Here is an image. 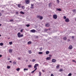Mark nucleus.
I'll use <instances>...</instances> for the list:
<instances>
[{
  "label": "nucleus",
  "instance_id": "obj_36",
  "mask_svg": "<svg viewBox=\"0 0 76 76\" xmlns=\"http://www.w3.org/2000/svg\"><path fill=\"white\" fill-rule=\"evenodd\" d=\"M68 76H71V75H72V74L71 73H69V74H68Z\"/></svg>",
  "mask_w": 76,
  "mask_h": 76
},
{
  "label": "nucleus",
  "instance_id": "obj_15",
  "mask_svg": "<svg viewBox=\"0 0 76 76\" xmlns=\"http://www.w3.org/2000/svg\"><path fill=\"white\" fill-rule=\"evenodd\" d=\"M20 13L22 14V15H24L25 14V13H24V12L22 11L20 12Z\"/></svg>",
  "mask_w": 76,
  "mask_h": 76
},
{
  "label": "nucleus",
  "instance_id": "obj_21",
  "mask_svg": "<svg viewBox=\"0 0 76 76\" xmlns=\"http://www.w3.org/2000/svg\"><path fill=\"white\" fill-rule=\"evenodd\" d=\"M28 53L29 54H31V53H32V51L31 50H29Z\"/></svg>",
  "mask_w": 76,
  "mask_h": 76
},
{
  "label": "nucleus",
  "instance_id": "obj_28",
  "mask_svg": "<svg viewBox=\"0 0 76 76\" xmlns=\"http://www.w3.org/2000/svg\"><path fill=\"white\" fill-rule=\"evenodd\" d=\"M30 26V25H29V24H27L26 25V26H27V27H29V26Z\"/></svg>",
  "mask_w": 76,
  "mask_h": 76
},
{
  "label": "nucleus",
  "instance_id": "obj_29",
  "mask_svg": "<svg viewBox=\"0 0 76 76\" xmlns=\"http://www.w3.org/2000/svg\"><path fill=\"white\" fill-rule=\"evenodd\" d=\"M59 72H62V71H63V69H61L59 70Z\"/></svg>",
  "mask_w": 76,
  "mask_h": 76
},
{
  "label": "nucleus",
  "instance_id": "obj_46",
  "mask_svg": "<svg viewBox=\"0 0 76 76\" xmlns=\"http://www.w3.org/2000/svg\"><path fill=\"white\" fill-rule=\"evenodd\" d=\"M72 61H73L74 62H75V63H76V61H75V60H72Z\"/></svg>",
  "mask_w": 76,
  "mask_h": 76
},
{
  "label": "nucleus",
  "instance_id": "obj_40",
  "mask_svg": "<svg viewBox=\"0 0 76 76\" xmlns=\"http://www.w3.org/2000/svg\"><path fill=\"white\" fill-rule=\"evenodd\" d=\"M34 72H35V71H34V70L33 71L31 72V73H34Z\"/></svg>",
  "mask_w": 76,
  "mask_h": 76
},
{
  "label": "nucleus",
  "instance_id": "obj_23",
  "mask_svg": "<svg viewBox=\"0 0 76 76\" xmlns=\"http://www.w3.org/2000/svg\"><path fill=\"white\" fill-rule=\"evenodd\" d=\"M24 70L25 71V70H26V71H28V69L25 68L24 69Z\"/></svg>",
  "mask_w": 76,
  "mask_h": 76
},
{
  "label": "nucleus",
  "instance_id": "obj_33",
  "mask_svg": "<svg viewBox=\"0 0 76 76\" xmlns=\"http://www.w3.org/2000/svg\"><path fill=\"white\" fill-rule=\"evenodd\" d=\"M73 12H76V9L74 10H72Z\"/></svg>",
  "mask_w": 76,
  "mask_h": 76
},
{
  "label": "nucleus",
  "instance_id": "obj_60",
  "mask_svg": "<svg viewBox=\"0 0 76 76\" xmlns=\"http://www.w3.org/2000/svg\"><path fill=\"white\" fill-rule=\"evenodd\" d=\"M16 13H18V12H16Z\"/></svg>",
  "mask_w": 76,
  "mask_h": 76
},
{
  "label": "nucleus",
  "instance_id": "obj_52",
  "mask_svg": "<svg viewBox=\"0 0 76 76\" xmlns=\"http://www.w3.org/2000/svg\"><path fill=\"white\" fill-rule=\"evenodd\" d=\"M42 72H45V71L44 70H42Z\"/></svg>",
  "mask_w": 76,
  "mask_h": 76
},
{
  "label": "nucleus",
  "instance_id": "obj_44",
  "mask_svg": "<svg viewBox=\"0 0 76 76\" xmlns=\"http://www.w3.org/2000/svg\"><path fill=\"white\" fill-rule=\"evenodd\" d=\"M21 58H18V59L19 60H20Z\"/></svg>",
  "mask_w": 76,
  "mask_h": 76
},
{
  "label": "nucleus",
  "instance_id": "obj_38",
  "mask_svg": "<svg viewBox=\"0 0 76 76\" xmlns=\"http://www.w3.org/2000/svg\"><path fill=\"white\" fill-rule=\"evenodd\" d=\"M22 9H25V7H24V6H22Z\"/></svg>",
  "mask_w": 76,
  "mask_h": 76
},
{
  "label": "nucleus",
  "instance_id": "obj_19",
  "mask_svg": "<svg viewBox=\"0 0 76 76\" xmlns=\"http://www.w3.org/2000/svg\"><path fill=\"white\" fill-rule=\"evenodd\" d=\"M39 54H42V52H39L38 53Z\"/></svg>",
  "mask_w": 76,
  "mask_h": 76
},
{
  "label": "nucleus",
  "instance_id": "obj_2",
  "mask_svg": "<svg viewBox=\"0 0 76 76\" xmlns=\"http://www.w3.org/2000/svg\"><path fill=\"white\" fill-rule=\"evenodd\" d=\"M30 32H32V33H35L36 32H37V31L35 29H32L30 31Z\"/></svg>",
  "mask_w": 76,
  "mask_h": 76
},
{
  "label": "nucleus",
  "instance_id": "obj_32",
  "mask_svg": "<svg viewBox=\"0 0 76 76\" xmlns=\"http://www.w3.org/2000/svg\"><path fill=\"white\" fill-rule=\"evenodd\" d=\"M39 76H41V73L40 72H39Z\"/></svg>",
  "mask_w": 76,
  "mask_h": 76
},
{
  "label": "nucleus",
  "instance_id": "obj_27",
  "mask_svg": "<svg viewBox=\"0 0 76 76\" xmlns=\"http://www.w3.org/2000/svg\"><path fill=\"white\" fill-rule=\"evenodd\" d=\"M16 70L17 71H19L20 70V68H18L16 69Z\"/></svg>",
  "mask_w": 76,
  "mask_h": 76
},
{
  "label": "nucleus",
  "instance_id": "obj_20",
  "mask_svg": "<svg viewBox=\"0 0 76 76\" xmlns=\"http://www.w3.org/2000/svg\"><path fill=\"white\" fill-rule=\"evenodd\" d=\"M18 7H19V8H20V4H18Z\"/></svg>",
  "mask_w": 76,
  "mask_h": 76
},
{
  "label": "nucleus",
  "instance_id": "obj_12",
  "mask_svg": "<svg viewBox=\"0 0 76 76\" xmlns=\"http://www.w3.org/2000/svg\"><path fill=\"white\" fill-rule=\"evenodd\" d=\"M56 11H61V9L60 8H57L56 9Z\"/></svg>",
  "mask_w": 76,
  "mask_h": 76
},
{
  "label": "nucleus",
  "instance_id": "obj_4",
  "mask_svg": "<svg viewBox=\"0 0 76 76\" xmlns=\"http://www.w3.org/2000/svg\"><path fill=\"white\" fill-rule=\"evenodd\" d=\"M37 18H39V19H40V20H42V19L43 18V17H42L41 16L39 15H38Z\"/></svg>",
  "mask_w": 76,
  "mask_h": 76
},
{
  "label": "nucleus",
  "instance_id": "obj_7",
  "mask_svg": "<svg viewBox=\"0 0 76 76\" xmlns=\"http://www.w3.org/2000/svg\"><path fill=\"white\" fill-rule=\"evenodd\" d=\"M56 61V60L55 59H52V62L53 63H55Z\"/></svg>",
  "mask_w": 76,
  "mask_h": 76
},
{
  "label": "nucleus",
  "instance_id": "obj_57",
  "mask_svg": "<svg viewBox=\"0 0 76 76\" xmlns=\"http://www.w3.org/2000/svg\"><path fill=\"white\" fill-rule=\"evenodd\" d=\"M10 39V38H8V39Z\"/></svg>",
  "mask_w": 76,
  "mask_h": 76
},
{
  "label": "nucleus",
  "instance_id": "obj_30",
  "mask_svg": "<svg viewBox=\"0 0 76 76\" xmlns=\"http://www.w3.org/2000/svg\"><path fill=\"white\" fill-rule=\"evenodd\" d=\"M9 44H10V45H12V42H9Z\"/></svg>",
  "mask_w": 76,
  "mask_h": 76
},
{
  "label": "nucleus",
  "instance_id": "obj_53",
  "mask_svg": "<svg viewBox=\"0 0 76 76\" xmlns=\"http://www.w3.org/2000/svg\"><path fill=\"white\" fill-rule=\"evenodd\" d=\"M72 38L73 39V38H74V37H73V36L72 37Z\"/></svg>",
  "mask_w": 76,
  "mask_h": 76
},
{
  "label": "nucleus",
  "instance_id": "obj_34",
  "mask_svg": "<svg viewBox=\"0 0 76 76\" xmlns=\"http://www.w3.org/2000/svg\"><path fill=\"white\" fill-rule=\"evenodd\" d=\"M66 18H67L66 17V16H64L63 17L64 19H66Z\"/></svg>",
  "mask_w": 76,
  "mask_h": 76
},
{
  "label": "nucleus",
  "instance_id": "obj_11",
  "mask_svg": "<svg viewBox=\"0 0 76 76\" xmlns=\"http://www.w3.org/2000/svg\"><path fill=\"white\" fill-rule=\"evenodd\" d=\"M31 44H32V42H31V41H30L28 42L27 43V44H28V45Z\"/></svg>",
  "mask_w": 76,
  "mask_h": 76
},
{
  "label": "nucleus",
  "instance_id": "obj_55",
  "mask_svg": "<svg viewBox=\"0 0 76 76\" xmlns=\"http://www.w3.org/2000/svg\"><path fill=\"white\" fill-rule=\"evenodd\" d=\"M10 60V58H9L8 59V60Z\"/></svg>",
  "mask_w": 76,
  "mask_h": 76
},
{
  "label": "nucleus",
  "instance_id": "obj_26",
  "mask_svg": "<svg viewBox=\"0 0 76 76\" xmlns=\"http://www.w3.org/2000/svg\"><path fill=\"white\" fill-rule=\"evenodd\" d=\"M60 67V65H58L56 66V68H58Z\"/></svg>",
  "mask_w": 76,
  "mask_h": 76
},
{
  "label": "nucleus",
  "instance_id": "obj_31",
  "mask_svg": "<svg viewBox=\"0 0 76 76\" xmlns=\"http://www.w3.org/2000/svg\"><path fill=\"white\" fill-rule=\"evenodd\" d=\"M7 69H10V66H7Z\"/></svg>",
  "mask_w": 76,
  "mask_h": 76
},
{
  "label": "nucleus",
  "instance_id": "obj_6",
  "mask_svg": "<svg viewBox=\"0 0 76 76\" xmlns=\"http://www.w3.org/2000/svg\"><path fill=\"white\" fill-rule=\"evenodd\" d=\"M65 21L66 22H69V19L67 18L65 19Z\"/></svg>",
  "mask_w": 76,
  "mask_h": 76
},
{
  "label": "nucleus",
  "instance_id": "obj_9",
  "mask_svg": "<svg viewBox=\"0 0 76 76\" xmlns=\"http://www.w3.org/2000/svg\"><path fill=\"white\" fill-rule=\"evenodd\" d=\"M13 51H12V50L10 49L9 50V53H10V54H11V53H12V52Z\"/></svg>",
  "mask_w": 76,
  "mask_h": 76
},
{
  "label": "nucleus",
  "instance_id": "obj_37",
  "mask_svg": "<svg viewBox=\"0 0 76 76\" xmlns=\"http://www.w3.org/2000/svg\"><path fill=\"white\" fill-rule=\"evenodd\" d=\"M34 6V4H31V7H33V6Z\"/></svg>",
  "mask_w": 76,
  "mask_h": 76
},
{
  "label": "nucleus",
  "instance_id": "obj_39",
  "mask_svg": "<svg viewBox=\"0 0 76 76\" xmlns=\"http://www.w3.org/2000/svg\"><path fill=\"white\" fill-rule=\"evenodd\" d=\"M35 61V59H33L32 60V62H34Z\"/></svg>",
  "mask_w": 76,
  "mask_h": 76
},
{
  "label": "nucleus",
  "instance_id": "obj_42",
  "mask_svg": "<svg viewBox=\"0 0 76 76\" xmlns=\"http://www.w3.org/2000/svg\"><path fill=\"white\" fill-rule=\"evenodd\" d=\"M20 31L21 32H23V29H22Z\"/></svg>",
  "mask_w": 76,
  "mask_h": 76
},
{
  "label": "nucleus",
  "instance_id": "obj_25",
  "mask_svg": "<svg viewBox=\"0 0 76 76\" xmlns=\"http://www.w3.org/2000/svg\"><path fill=\"white\" fill-rule=\"evenodd\" d=\"M42 48L41 47L39 48L40 51H42Z\"/></svg>",
  "mask_w": 76,
  "mask_h": 76
},
{
  "label": "nucleus",
  "instance_id": "obj_17",
  "mask_svg": "<svg viewBox=\"0 0 76 76\" xmlns=\"http://www.w3.org/2000/svg\"><path fill=\"white\" fill-rule=\"evenodd\" d=\"M49 6L50 7H51V3H50L49 4Z\"/></svg>",
  "mask_w": 76,
  "mask_h": 76
},
{
  "label": "nucleus",
  "instance_id": "obj_50",
  "mask_svg": "<svg viewBox=\"0 0 76 76\" xmlns=\"http://www.w3.org/2000/svg\"><path fill=\"white\" fill-rule=\"evenodd\" d=\"M1 15H2V14H1V13H0V16H1Z\"/></svg>",
  "mask_w": 76,
  "mask_h": 76
},
{
  "label": "nucleus",
  "instance_id": "obj_10",
  "mask_svg": "<svg viewBox=\"0 0 76 76\" xmlns=\"http://www.w3.org/2000/svg\"><path fill=\"white\" fill-rule=\"evenodd\" d=\"M26 4H28L29 3V1L28 0H26Z\"/></svg>",
  "mask_w": 76,
  "mask_h": 76
},
{
  "label": "nucleus",
  "instance_id": "obj_16",
  "mask_svg": "<svg viewBox=\"0 0 76 76\" xmlns=\"http://www.w3.org/2000/svg\"><path fill=\"white\" fill-rule=\"evenodd\" d=\"M49 53H50V52H49V51H48L46 52V54H48Z\"/></svg>",
  "mask_w": 76,
  "mask_h": 76
},
{
  "label": "nucleus",
  "instance_id": "obj_22",
  "mask_svg": "<svg viewBox=\"0 0 76 76\" xmlns=\"http://www.w3.org/2000/svg\"><path fill=\"white\" fill-rule=\"evenodd\" d=\"M28 67H29L30 68L31 67H32V65H28Z\"/></svg>",
  "mask_w": 76,
  "mask_h": 76
},
{
  "label": "nucleus",
  "instance_id": "obj_43",
  "mask_svg": "<svg viewBox=\"0 0 76 76\" xmlns=\"http://www.w3.org/2000/svg\"><path fill=\"white\" fill-rule=\"evenodd\" d=\"M37 70V68H36L34 69V71H35V70Z\"/></svg>",
  "mask_w": 76,
  "mask_h": 76
},
{
  "label": "nucleus",
  "instance_id": "obj_48",
  "mask_svg": "<svg viewBox=\"0 0 76 76\" xmlns=\"http://www.w3.org/2000/svg\"><path fill=\"white\" fill-rule=\"evenodd\" d=\"M57 1L58 3H59V2H60V1L58 0H57Z\"/></svg>",
  "mask_w": 76,
  "mask_h": 76
},
{
  "label": "nucleus",
  "instance_id": "obj_54",
  "mask_svg": "<svg viewBox=\"0 0 76 76\" xmlns=\"http://www.w3.org/2000/svg\"><path fill=\"white\" fill-rule=\"evenodd\" d=\"M9 62H10V63H12V61H9Z\"/></svg>",
  "mask_w": 76,
  "mask_h": 76
},
{
  "label": "nucleus",
  "instance_id": "obj_3",
  "mask_svg": "<svg viewBox=\"0 0 76 76\" xmlns=\"http://www.w3.org/2000/svg\"><path fill=\"white\" fill-rule=\"evenodd\" d=\"M53 19H56L57 18V15H53Z\"/></svg>",
  "mask_w": 76,
  "mask_h": 76
},
{
  "label": "nucleus",
  "instance_id": "obj_45",
  "mask_svg": "<svg viewBox=\"0 0 76 76\" xmlns=\"http://www.w3.org/2000/svg\"><path fill=\"white\" fill-rule=\"evenodd\" d=\"M10 22H13V20L12 19L10 20Z\"/></svg>",
  "mask_w": 76,
  "mask_h": 76
},
{
  "label": "nucleus",
  "instance_id": "obj_5",
  "mask_svg": "<svg viewBox=\"0 0 76 76\" xmlns=\"http://www.w3.org/2000/svg\"><path fill=\"white\" fill-rule=\"evenodd\" d=\"M38 66H39V64H35V65H34V69H35V68H36V67H38Z\"/></svg>",
  "mask_w": 76,
  "mask_h": 76
},
{
  "label": "nucleus",
  "instance_id": "obj_1",
  "mask_svg": "<svg viewBox=\"0 0 76 76\" xmlns=\"http://www.w3.org/2000/svg\"><path fill=\"white\" fill-rule=\"evenodd\" d=\"M17 35L18 38H21L23 37V34H21V33L20 32H19L17 34Z\"/></svg>",
  "mask_w": 76,
  "mask_h": 76
},
{
  "label": "nucleus",
  "instance_id": "obj_18",
  "mask_svg": "<svg viewBox=\"0 0 76 76\" xmlns=\"http://www.w3.org/2000/svg\"><path fill=\"white\" fill-rule=\"evenodd\" d=\"M63 39L64 40H66V39H67V38L66 37H64Z\"/></svg>",
  "mask_w": 76,
  "mask_h": 76
},
{
  "label": "nucleus",
  "instance_id": "obj_35",
  "mask_svg": "<svg viewBox=\"0 0 76 76\" xmlns=\"http://www.w3.org/2000/svg\"><path fill=\"white\" fill-rule=\"evenodd\" d=\"M13 64H16V62L14 61L13 62Z\"/></svg>",
  "mask_w": 76,
  "mask_h": 76
},
{
  "label": "nucleus",
  "instance_id": "obj_47",
  "mask_svg": "<svg viewBox=\"0 0 76 76\" xmlns=\"http://www.w3.org/2000/svg\"><path fill=\"white\" fill-rule=\"evenodd\" d=\"M30 8H31V9H33V8H34V7H30Z\"/></svg>",
  "mask_w": 76,
  "mask_h": 76
},
{
  "label": "nucleus",
  "instance_id": "obj_24",
  "mask_svg": "<svg viewBox=\"0 0 76 76\" xmlns=\"http://www.w3.org/2000/svg\"><path fill=\"white\" fill-rule=\"evenodd\" d=\"M3 45V43H0V45H1V46H2Z\"/></svg>",
  "mask_w": 76,
  "mask_h": 76
},
{
  "label": "nucleus",
  "instance_id": "obj_41",
  "mask_svg": "<svg viewBox=\"0 0 76 76\" xmlns=\"http://www.w3.org/2000/svg\"><path fill=\"white\" fill-rule=\"evenodd\" d=\"M48 31V29H45V31Z\"/></svg>",
  "mask_w": 76,
  "mask_h": 76
},
{
  "label": "nucleus",
  "instance_id": "obj_51",
  "mask_svg": "<svg viewBox=\"0 0 76 76\" xmlns=\"http://www.w3.org/2000/svg\"><path fill=\"white\" fill-rule=\"evenodd\" d=\"M2 57V55H0V57Z\"/></svg>",
  "mask_w": 76,
  "mask_h": 76
},
{
  "label": "nucleus",
  "instance_id": "obj_59",
  "mask_svg": "<svg viewBox=\"0 0 76 76\" xmlns=\"http://www.w3.org/2000/svg\"><path fill=\"white\" fill-rule=\"evenodd\" d=\"M69 41H70V40H69Z\"/></svg>",
  "mask_w": 76,
  "mask_h": 76
},
{
  "label": "nucleus",
  "instance_id": "obj_58",
  "mask_svg": "<svg viewBox=\"0 0 76 76\" xmlns=\"http://www.w3.org/2000/svg\"><path fill=\"white\" fill-rule=\"evenodd\" d=\"M1 35L0 34V37H1Z\"/></svg>",
  "mask_w": 76,
  "mask_h": 76
},
{
  "label": "nucleus",
  "instance_id": "obj_8",
  "mask_svg": "<svg viewBox=\"0 0 76 76\" xmlns=\"http://www.w3.org/2000/svg\"><path fill=\"white\" fill-rule=\"evenodd\" d=\"M72 48H73V47L72 45L70 46H69V50H72Z\"/></svg>",
  "mask_w": 76,
  "mask_h": 76
},
{
  "label": "nucleus",
  "instance_id": "obj_13",
  "mask_svg": "<svg viewBox=\"0 0 76 76\" xmlns=\"http://www.w3.org/2000/svg\"><path fill=\"white\" fill-rule=\"evenodd\" d=\"M51 59V57H48L46 58V59L47 60H49Z\"/></svg>",
  "mask_w": 76,
  "mask_h": 76
},
{
  "label": "nucleus",
  "instance_id": "obj_56",
  "mask_svg": "<svg viewBox=\"0 0 76 76\" xmlns=\"http://www.w3.org/2000/svg\"><path fill=\"white\" fill-rule=\"evenodd\" d=\"M1 26V24H0V26Z\"/></svg>",
  "mask_w": 76,
  "mask_h": 76
},
{
  "label": "nucleus",
  "instance_id": "obj_49",
  "mask_svg": "<svg viewBox=\"0 0 76 76\" xmlns=\"http://www.w3.org/2000/svg\"><path fill=\"white\" fill-rule=\"evenodd\" d=\"M54 76V75H53V74H51V76Z\"/></svg>",
  "mask_w": 76,
  "mask_h": 76
},
{
  "label": "nucleus",
  "instance_id": "obj_14",
  "mask_svg": "<svg viewBox=\"0 0 76 76\" xmlns=\"http://www.w3.org/2000/svg\"><path fill=\"white\" fill-rule=\"evenodd\" d=\"M45 26H50V24L49 23H47L45 24Z\"/></svg>",
  "mask_w": 76,
  "mask_h": 76
}]
</instances>
